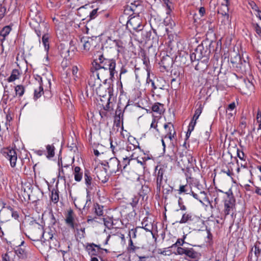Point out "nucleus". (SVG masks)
Segmentation results:
<instances>
[{"label": "nucleus", "instance_id": "nucleus-11", "mask_svg": "<svg viewBox=\"0 0 261 261\" xmlns=\"http://www.w3.org/2000/svg\"><path fill=\"white\" fill-rule=\"evenodd\" d=\"M45 233L42 228L38 226L32 228L30 233L31 236H29V238L33 241H39L44 237Z\"/></svg>", "mask_w": 261, "mask_h": 261}, {"label": "nucleus", "instance_id": "nucleus-64", "mask_svg": "<svg viewBox=\"0 0 261 261\" xmlns=\"http://www.w3.org/2000/svg\"><path fill=\"white\" fill-rule=\"evenodd\" d=\"M255 31L257 34L261 35V27L257 24H256L255 27Z\"/></svg>", "mask_w": 261, "mask_h": 261}, {"label": "nucleus", "instance_id": "nucleus-33", "mask_svg": "<svg viewBox=\"0 0 261 261\" xmlns=\"http://www.w3.org/2000/svg\"><path fill=\"white\" fill-rule=\"evenodd\" d=\"M113 43L115 44V46L117 47V51L119 53H122L124 52V47L123 42L119 40H113Z\"/></svg>", "mask_w": 261, "mask_h": 261}, {"label": "nucleus", "instance_id": "nucleus-14", "mask_svg": "<svg viewBox=\"0 0 261 261\" xmlns=\"http://www.w3.org/2000/svg\"><path fill=\"white\" fill-rule=\"evenodd\" d=\"M65 222L66 224L71 228H76L78 226L77 222L75 220V215L72 210L68 211L65 218Z\"/></svg>", "mask_w": 261, "mask_h": 261}, {"label": "nucleus", "instance_id": "nucleus-52", "mask_svg": "<svg viewBox=\"0 0 261 261\" xmlns=\"http://www.w3.org/2000/svg\"><path fill=\"white\" fill-rule=\"evenodd\" d=\"M185 241L184 240L181 239H178L176 243L173 245L172 246H177V247H180V246H182L184 244Z\"/></svg>", "mask_w": 261, "mask_h": 261}, {"label": "nucleus", "instance_id": "nucleus-57", "mask_svg": "<svg viewBox=\"0 0 261 261\" xmlns=\"http://www.w3.org/2000/svg\"><path fill=\"white\" fill-rule=\"evenodd\" d=\"M190 192H191V194H192V195L193 196V197L194 198H195L196 199L199 200L200 202L202 203V201L201 198H200L199 197L198 195L197 194L195 193L191 190H190Z\"/></svg>", "mask_w": 261, "mask_h": 261}, {"label": "nucleus", "instance_id": "nucleus-36", "mask_svg": "<svg viewBox=\"0 0 261 261\" xmlns=\"http://www.w3.org/2000/svg\"><path fill=\"white\" fill-rule=\"evenodd\" d=\"M190 187L187 185H180L179 186V190H178L179 194H181L182 193L190 194Z\"/></svg>", "mask_w": 261, "mask_h": 261}, {"label": "nucleus", "instance_id": "nucleus-60", "mask_svg": "<svg viewBox=\"0 0 261 261\" xmlns=\"http://www.w3.org/2000/svg\"><path fill=\"white\" fill-rule=\"evenodd\" d=\"M139 199L137 197H135L133 199L132 202L131 203V205L133 207H135L137 205L138 203Z\"/></svg>", "mask_w": 261, "mask_h": 261}, {"label": "nucleus", "instance_id": "nucleus-3", "mask_svg": "<svg viewBox=\"0 0 261 261\" xmlns=\"http://www.w3.org/2000/svg\"><path fill=\"white\" fill-rule=\"evenodd\" d=\"M29 24L39 37H40L42 35L43 36L48 34L49 25L43 20L42 17L40 18V21L37 20H30Z\"/></svg>", "mask_w": 261, "mask_h": 261}, {"label": "nucleus", "instance_id": "nucleus-44", "mask_svg": "<svg viewBox=\"0 0 261 261\" xmlns=\"http://www.w3.org/2000/svg\"><path fill=\"white\" fill-rule=\"evenodd\" d=\"M103 221L104 222V225L106 226V227H107L108 229H111L113 227V222L112 220L111 219H105L103 218Z\"/></svg>", "mask_w": 261, "mask_h": 261}, {"label": "nucleus", "instance_id": "nucleus-40", "mask_svg": "<svg viewBox=\"0 0 261 261\" xmlns=\"http://www.w3.org/2000/svg\"><path fill=\"white\" fill-rule=\"evenodd\" d=\"M51 199L55 203H57L59 201L58 191L57 190H53L51 191Z\"/></svg>", "mask_w": 261, "mask_h": 261}, {"label": "nucleus", "instance_id": "nucleus-47", "mask_svg": "<svg viewBox=\"0 0 261 261\" xmlns=\"http://www.w3.org/2000/svg\"><path fill=\"white\" fill-rule=\"evenodd\" d=\"M197 120V119L192 118L188 126L189 133H191V132L194 130L195 126L196 124Z\"/></svg>", "mask_w": 261, "mask_h": 261}, {"label": "nucleus", "instance_id": "nucleus-50", "mask_svg": "<svg viewBox=\"0 0 261 261\" xmlns=\"http://www.w3.org/2000/svg\"><path fill=\"white\" fill-rule=\"evenodd\" d=\"M176 136V132L174 130H173V133H171V131L169 133H167L165 136L164 137V138H169L170 141H172L173 138H174L175 136Z\"/></svg>", "mask_w": 261, "mask_h": 261}, {"label": "nucleus", "instance_id": "nucleus-55", "mask_svg": "<svg viewBox=\"0 0 261 261\" xmlns=\"http://www.w3.org/2000/svg\"><path fill=\"white\" fill-rule=\"evenodd\" d=\"M6 9L2 5L0 6V19H2L5 15Z\"/></svg>", "mask_w": 261, "mask_h": 261}, {"label": "nucleus", "instance_id": "nucleus-28", "mask_svg": "<svg viewBox=\"0 0 261 261\" xmlns=\"http://www.w3.org/2000/svg\"><path fill=\"white\" fill-rule=\"evenodd\" d=\"M73 174L74 180L76 181L79 182L81 181L83 177V172L81 171V169L80 167L76 166L74 168Z\"/></svg>", "mask_w": 261, "mask_h": 261}, {"label": "nucleus", "instance_id": "nucleus-26", "mask_svg": "<svg viewBox=\"0 0 261 261\" xmlns=\"http://www.w3.org/2000/svg\"><path fill=\"white\" fill-rule=\"evenodd\" d=\"M40 81L39 82V86L35 89L34 94V98L35 99H37L40 98L42 94H43V88L42 87V77L39 76Z\"/></svg>", "mask_w": 261, "mask_h": 261}, {"label": "nucleus", "instance_id": "nucleus-59", "mask_svg": "<svg viewBox=\"0 0 261 261\" xmlns=\"http://www.w3.org/2000/svg\"><path fill=\"white\" fill-rule=\"evenodd\" d=\"M97 9H93L90 13V17L91 18H94L97 14Z\"/></svg>", "mask_w": 261, "mask_h": 261}, {"label": "nucleus", "instance_id": "nucleus-8", "mask_svg": "<svg viewBox=\"0 0 261 261\" xmlns=\"http://www.w3.org/2000/svg\"><path fill=\"white\" fill-rule=\"evenodd\" d=\"M127 28L132 29L136 32L142 31L143 29L142 20L139 15L131 17L127 22Z\"/></svg>", "mask_w": 261, "mask_h": 261}, {"label": "nucleus", "instance_id": "nucleus-31", "mask_svg": "<svg viewBox=\"0 0 261 261\" xmlns=\"http://www.w3.org/2000/svg\"><path fill=\"white\" fill-rule=\"evenodd\" d=\"M19 75L20 73L18 69H13L12 71L10 76L8 78V82H12L15 81L16 80L18 79Z\"/></svg>", "mask_w": 261, "mask_h": 261}, {"label": "nucleus", "instance_id": "nucleus-62", "mask_svg": "<svg viewBox=\"0 0 261 261\" xmlns=\"http://www.w3.org/2000/svg\"><path fill=\"white\" fill-rule=\"evenodd\" d=\"M236 108V104L234 102L230 103L227 108L228 110L232 111Z\"/></svg>", "mask_w": 261, "mask_h": 261}, {"label": "nucleus", "instance_id": "nucleus-9", "mask_svg": "<svg viewBox=\"0 0 261 261\" xmlns=\"http://www.w3.org/2000/svg\"><path fill=\"white\" fill-rule=\"evenodd\" d=\"M107 165L111 173H120V162L117 158H111L107 162Z\"/></svg>", "mask_w": 261, "mask_h": 261}, {"label": "nucleus", "instance_id": "nucleus-10", "mask_svg": "<svg viewBox=\"0 0 261 261\" xmlns=\"http://www.w3.org/2000/svg\"><path fill=\"white\" fill-rule=\"evenodd\" d=\"M143 9L142 2L140 1H135L130 2L129 4L127 5L125 7V11H132L134 14L139 15Z\"/></svg>", "mask_w": 261, "mask_h": 261}, {"label": "nucleus", "instance_id": "nucleus-43", "mask_svg": "<svg viewBox=\"0 0 261 261\" xmlns=\"http://www.w3.org/2000/svg\"><path fill=\"white\" fill-rule=\"evenodd\" d=\"M106 169L105 168V171H101V172L99 173V174H98L97 175V177L98 178V179L100 180L103 183H106V182H107V181L108 180V179H109V177L107 176H105L103 177V178L101 177L100 176L101 174H106Z\"/></svg>", "mask_w": 261, "mask_h": 261}, {"label": "nucleus", "instance_id": "nucleus-56", "mask_svg": "<svg viewBox=\"0 0 261 261\" xmlns=\"http://www.w3.org/2000/svg\"><path fill=\"white\" fill-rule=\"evenodd\" d=\"M237 156L241 160H245L244 159V153L243 151H240V150H237Z\"/></svg>", "mask_w": 261, "mask_h": 261}, {"label": "nucleus", "instance_id": "nucleus-1", "mask_svg": "<svg viewBox=\"0 0 261 261\" xmlns=\"http://www.w3.org/2000/svg\"><path fill=\"white\" fill-rule=\"evenodd\" d=\"M94 60L92 63V69L96 71H101V74L103 71L107 75H109V78L112 80L114 75L117 73L115 70L116 61L113 59L106 58L101 51H97L94 54Z\"/></svg>", "mask_w": 261, "mask_h": 261}, {"label": "nucleus", "instance_id": "nucleus-54", "mask_svg": "<svg viewBox=\"0 0 261 261\" xmlns=\"http://www.w3.org/2000/svg\"><path fill=\"white\" fill-rule=\"evenodd\" d=\"M249 4L250 6L251 7V8L253 10H254V11H255L256 12H257V11L259 10L258 9L257 6L256 5V4L254 2L251 1L249 3Z\"/></svg>", "mask_w": 261, "mask_h": 261}, {"label": "nucleus", "instance_id": "nucleus-12", "mask_svg": "<svg viewBox=\"0 0 261 261\" xmlns=\"http://www.w3.org/2000/svg\"><path fill=\"white\" fill-rule=\"evenodd\" d=\"M4 154L6 158H7L10 163L12 167H14L16 166V161L17 160V154L14 149H6L4 151Z\"/></svg>", "mask_w": 261, "mask_h": 261}, {"label": "nucleus", "instance_id": "nucleus-24", "mask_svg": "<svg viewBox=\"0 0 261 261\" xmlns=\"http://www.w3.org/2000/svg\"><path fill=\"white\" fill-rule=\"evenodd\" d=\"M15 94L13 97H21L24 94L25 91V87L22 85H17L14 87Z\"/></svg>", "mask_w": 261, "mask_h": 261}, {"label": "nucleus", "instance_id": "nucleus-49", "mask_svg": "<svg viewBox=\"0 0 261 261\" xmlns=\"http://www.w3.org/2000/svg\"><path fill=\"white\" fill-rule=\"evenodd\" d=\"M151 128H154L157 132H159V130L158 128V122L155 118L152 119V122L151 123L150 129Z\"/></svg>", "mask_w": 261, "mask_h": 261}, {"label": "nucleus", "instance_id": "nucleus-7", "mask_svg": "<svg viewBox=\"0 0 261 261\" xmlns=\"http://www.w3.org/2000/svg\"><path fill=\"white\" fill-rule=\"evenodd\" d=\"M92 74L90 75L88 80L89 85L92 88L99 86L101 85V82L102 80L106 81L107 79H104V77L102 76H100L101 74V71H96L94 69H92V67L90 69Z\"/></svg>", "mask_w": 261, "mask_h": 261}, {"label": "nucleus", "instance_id": "nucleus-48", "mask_svg": "<svg viewBox=\"0 0 261 261\" xmlns=\"http://www.w3.org/2000/svg\"><path fill=\"white\" fill-rule=\"evenodd\" d=\"M139 228V227H137L136 228L132 229L129 231V236L130 237V239L132 240V239H135L137 237V229Z\"/></svg>", "mask_w": 261, "mask_h": 261}, {"label": "nucleus", "instance_id": "nucleus-37", "mask_svg": "<svg viewBox=\"0 0 261 261\" xmlns=\"http://www.w3.org/2000/svg\"><path fill=\"white\" fill-rule=\"evenodd\" d=\"M49 37L48 34L46 35H43L42 36V43L44 47V49L46 51H48L49 48V41H48Z\"/></svg>", "mask_w": 261, "mask_h": 261}, {"label": "nucleus", "instance_id": "nucleus-23", "mask_svg": "<svg viewBox=\"0 0 261 261\" xmlns=\"http://www.w3.org/2000/svg\"><path fill=\"white\" fill-rule=\"evenodd\" d=\"M132 159H129L128 157L123 158L122 163H120V173L124 174V173L128 172L127 166L129 165L130 162Z\"/></svg>", "mask_w": 261, "mask_h": 261}, {"label": "nucleus", "instance_id": "nucleus-53", "mask_svg": "<svg viewBox=\"0 0 261 261\" xmlns=\"http://www.w3.org/2000/svg\"><path fill=\"white\" fill-rule=\"evenodd\" d=\"M166 7V14L169 15L172 11V2L168 4V5H165Z\"/></svg>", "mask_w": 261, "mask_h": 261}, {"label": "nucleus", "instance_id": "nucleus-18", "mask_svg": "<svg viewBox=\"0 0 261 261\" xmlns=\"http://www.w3.org/2000/svg\"><path fill=\"white\" fill-rule=\"evenodd\" d=\"M80 43L82 44L83 49L85 52L89 51L91 47L94 45L93 40L89 37L82 38Z\"/></svg>", "mask_w": 261, "mask_h": 261}, {"label": "nucleus", "instance_id": "nucleus-27", "mask_svg": "<svg viewBox=\"0 0 261 261\" xmlns=\"http://www.w3.org/2000/svg\"><path fill=\"white\" fill-rule=\"evenodd\" d=\"M197 61L198 62L195 66V70L202 71L207 68L208 61H206L204 59Z\"/></svg>", "mask_w": 261, "mask_h": 261}, {"label": "nucleus", "instance_id": "nucleus-5", "mask_svg": "<svg viewBox=\"0 0 261 261\" xmlns=\"http://www.w3.org/2000/svg\"><path fill=\"white\" fill-rule=\"evenodd\" d=\"M128 250L130 253H135L140 261H144V259L149 257L148 250L143 247L135 246L131 240H129Z\"/></svg>", "mask_w": 261, "mask_h": 261}, {"label": "nucleus", "instance_id": "nucleus-45", "mask_svg": "<svg viewBox=\"0 0 261 261\" xmlns=\"http://www.w3.org/2000/svg\"><path fill=\"white\" fill-rule=\"evenodd\" d=\"M203 108L202 107L201 105H200L198 108H197L195 111L194 115L193 117V118L198 119L199 116L202 113Z\"/></svg>", "mask_w": 261, "mask_h": 261}, {"label": "nucleus", "instance_id": "nucleus-16", "mask_svg": "<svg viewBox=\"0 0 261 261\" xmlns=\"http://www.w3.org/2000/svg\"><path fill=\"white\" fill-rule=\"evenodd\" d=\"M84 179L85 183L87 186L86 191L88 193V191L90 192V190H92L93 187L95 186V184L93 181V179L92 176H91V173L89 170H85L84 173Z\"/></svg>", "mask_w": 261, "mask_h": 261}, {"label": "nucleus", "instance_id": "nucleus-20", "mask_svg": "<svg viewBox=\"0 0 261 261\" xmlns=\"http://www.w3.org/2000/svg\"><path fill=\"white\" fill-rule=\"evenodd\" d=\"M12 30L11 25L4 27L0 31V43L3 46V43L6 40V37L9 34Z\"/></svg>", "mask_w": 261, "mask_h": 261}, {"label": "nucleus", "instance_id": "nucleus-61", "mask_svg": "<svg viewBox=\"0 0 261 261\" xmlns=\"http://www.w3.org/2000/svg\"><path fill=\"white\" fill-rule=\"evenodd\" d=\"M35 153L36 154H37V155H39V156H41V155H43V154H45V151H44V150H40V149H39V150H36L35 151Z\"/></svg>", "mask_w": 261, "mask_h": 261}, {"label": "nucleus", "instance_id": "nucleus-42", "mask_svg": "<svg viewBox=\"0 0 261 261\" xmlns=\"http://www.w3.org/2000/svg\"><path fill=\"white\" fill-rule=\"evenodd\" d=\"M222 21L221 23L224 25L230 24L231 23V19L229 17V15L228 14L222 15Z\"/></svg>", "mask_w": 261, "mask_h": 261}, {"label": "nucleus", "instance_id": "nucleus-35", "mask_svg": "<svg viewBox=\"0 0 261 261\" xmlns=\"http://www.w3.org/2000/svg\"><path fill=\"white\" fill-rule=\"evenodd\" d=\"M150 192V189L146 185L142 186L141 189L140 190L139 192V194L140 197H142L143 198L146 196L148 193Z\"/></svg>", "mask_w": 261, "mask_h": 261}, {"label": "nucleus", "instance_id": "nucleus-6", "mask_svg": "<svg viewBox=\"0 0 261 261\" xmlns=\"http://www.w3.org/2000/svg\"><path fill=\"white\" fill-rule=\"evenodd\" d=\"M176 254L185 255L186 257L193 259L192 261H198L200 253L196 251L193 248L178 247L176 249Z\"/></svg>", "mask_w": 261, "mask_h": 261}, {"label": "nucleus", "instance_id": "nucleus-22", "mask_svg": "<svg viewBox=\"0 0 261 261\" xmlns=\"http://www.w3.org/2000/svg\"><path fill=\"white\" fill-rule=\"evenodd\" d=\"M173 64V59L169 56L163 57L161 62V65L165 69H167L168 68L172 67Z\"/></svg>", "mask_w": 261, "mask_h": 261}, {"label": "nucleus", "instance_id": "nucleus-39", "mask_svg": "<svg viewBox=\"0 0 261 261\" xmlns=\"http://www.w3.org/2000/svg\"><path fill=\"white\" fill-rule=\"evenodd\" d=\"M91 204V197L89 195V192L88 191L87 193L86 201L83 206V210L84 211L88 210Z\"/></svg>", "mask_w": 261, "mask_h": 261}, {"label": "nucleus", "instance_id": "nucleus-15", "mask_svg": "<svg viewBox=\"0 0 261 261\" xmlns=\"http://www.w3.org/2000/svg\"><path fill=\"white\" fill-rule=\"evenodd\" d=\"M29 17L30 20H37L39 21H40V18L42 17L40 10L37 8L36 4L32 5L30 7Z\"/></svg>", "mask_w": 261, "mask_h": 261}, {"label": "nucleus", "instance_id": "nucleus-25", "mask_svg": "<svg viewBox=\"0 0 261 261\" xmlns=\"http://www.w3.org/2000/svg\"><path fill=\"white\" fill-rule=\"evenodd\" d=\"M142 226L139 227V228H143L146 231L152 232L153 229V225L151 221H148L147 218H145L141 223Z\"/></svg>", "mask_w": 261, "mask_h": 261}, {"label": "nucleus", "instance_id": "nucleus-63", "mask_svg": "<svg viewBox=\"0 0 261 261\" xmlns=\"http://www.w3.org/2000/svg\"><path fill=\"white\" fill-rule=\"evenodd\" d=\"M49 1V3H47V5H48V7H50V8H53L54 7L55 5V0H48Z\"/></svg>", "mask_w": 261, "mask_h": 261}, {"label": "nucleus", "instance_id": "nucleus-34", "mask_svg": "<svg viewBox=\"0 0 261 261\" xmlns=\"http://www.w3.org/2000/svg\"><path fill=\"white\" fill-rule=\"evenodd\" d=\"M77 225L78 226L76 228H71L73 229H74L77 233L80 234V231L82 232L81 236L82 238H84L85 236V227L84 226L82 225V224L77 222Z\"/></svg>", "mask_w": 261, "mask_h": 261}, {"label": "nucleus", "instance_id": "nucleus-13", "mask_svg": "<svg viewBox=\"0 0 261 261\" xmlns=\"http://www.w3.org/2000/svg\"><path fill=\"white\" fill-rule=\"evenodd\" d=\"M199 220V217L194 215L192 213L186 212L182 214V217L179 221V223H188L191 224L192 223L196 222Z\"/></svg>", "mask_w": 261, "mask_h": 261}, {"label": "nucleus", "instance_id": "nucleus-2", "mask_svg": "<svg viewBox=\"0 0 261 261\" xmlns=\"http://www.w3.org/2000/svg\"><path fill=\"white\" fill-rule=\"evenodd\" d=\"M230 63L236 70L243 74L249 75L251 73L250 65L248 61L241 58L239 55L231 57Z\"/></svg>", "mask_w": 261, "mask_h": 261}, {"label": "nucleus", "instance_id": "nucleus-4", "mask_svg": "<svg viewBox=\"0 0 261 261\" xmlns=\"http://www.w3.org/2000/svg\"><path fill=\"white\" fill-rule=\"evenodd\" d=\"M210 53V51L208 50L207 47L204 48L203 45L201 44L198 45L194 52L190 55V58L192 62L203 59L208 61Z\"/></svg>", "mask_w": 261, "mask_h": 261}, {"label": "nucleus", "instance_id": "nucleus-29", "mask_svg": "<svg viewBox=\"0 0 261 261\" xmlns=\"http://www.w3.org/2000/svg\"><path fill=\"white\" fill-rule=\"evenodd\" d=\"M253 251L254 253V257L256 260H257L261 253V245L259 242H256L254 245Z\"/></svg>", "mask_w": 261, "mask_h": 261}, {"label": "nucleus", "instance_id": "nucleus-41", "mask_svg": "<svg viewBox=\"0 0 261 261\" xmlns=\"http://www.w3.org/2000/svg\"><path fill=\"white\" fill-rule=\"evenodd\" d=\"M102 208V206H101L98 204H96L94 207L95 214L98 216H102L103 214Z\"/></svg>", "mask_w": 261, "mask_h": 261}, {"label": "nucleus", "instance_id": "nucleus-58", "mask_svg": "<svg viewBox=\"0 0 261 261\" xmlns=\"http://www.w3.org/2000/svg\"><path fill=\"white\" fill-rule=\"evenodd\" d=\"M256 121L257 123L261 122V112L258 109L256 115Z\"/></svg>", "mask_w": 261, "mask_h": 261}, {"label": "nucleus", "instance_id": "nucleus-46", "mask_svg": "<svg viewBox=\"0 0 261 261\" xmlns=\"http://www.w3.org/2000/svg\"><path fill=\"white\" fill-rule=\"evenodd\" d=\"M161 107H162V105L160 103H156L152 106V111H153L154 112H156L159 114H161V112H162V110L161 109Z\"/></svg>", "mask_w": 261, "mask_h": 261}, {"label": "nucleus", "instance_id": "nucleus-32", "mask_svg": "<svg viewBox=\"0 0 261 261\" xmlns=\"http://www.w3.org/2000/svg\"><path fill=\"white\" fill-rule=\"evenodd\" d=\"M47 154L46 157L48 159H50L55 155V146L54 145H47L46 146Z\"/></svg>", "mask_w": 261, "mask_h": 261}, {"label": "nucleus", "instance_id": "nucleus-51", "mask_svg": "<svg viewBox=\"0 0 261 261\" xmlns=\"http://www.w3.org/2000/svg\"><path fill=\"white\" fill-rule=\"evenodd\" d=\"M63 166L62 165V168H60L59 170V177L61 179H65V177L64 176V172L63 169Z\"/></svg>", "mask_w": 261, "mask_h": 261}, {"label": "nucleus", "instance_id": "nucleus-19", "mask_svg": "<svg viewBox=\"0 0 261 261\" xmlns=\"http://www.w3.org/2000/svg\"><path fill=\"white\" fill-rule=\"evenodd\" d=\"M85 246L86 251L91 257L97 256L99 254L98 249L95 248V247H97L96 244L94 243H87Z\"/></svg>", "mask_w": 261, "mask_h": 261}, {"label": "nucleus", "instance_id": "nucleus-17", "mask_svg": "<svg viewBox=\"0 0 261 261\" xmlns=\"http://www.w3.org/2000/svg\"><path fill=\"white\" fill-rule=\"evenodd\" d=\"M234 197H229V199H226L224 202V214L225 215L230 214L235 205Z\"/></svg>", "mask_w": 261, "mask_h": 261}, {"label": "nucleus", "instance_id": "nucleus-38", "mask_svg": "<svg viewBox=\"0 0 261 261\" xmlns=\"http://www.w3.org/2000/svg\"><path fill=\"white\" fill-rule=\"evenodd\" d=\"M229 10L228 6L224 5H221V7L218 10V13L221 15L228 14Z\"/></svg>", "mask_w": 261, "mask_h": 261}, {"label": "nucleus", "instance_id": "nucleus-30", "mask_svg": "<svg viewBox=\"0 0 261 261\" xmlns=\"http://www.w3.org/2000/svg\"><path fill=\"white\" fill-rule=\"evenodd\" d=\"M15 252L17 256L21 259H24L27 257V252L24 249L22 248L20 245L16 247L15 249Z\"/></svg>", "mask_w": 261, "mask_h": 261}, {"label": "nucleus", "instance_id": "nucleus-21", "mask_svg": "<svg viewBox=\"0 0 261 261\" xmlns=\"http://www.w3.org/2000/svg\"><path fill=\"white\" fill-rule=\"evenodd\" d=\"M164 170L162 169H160L157 173L156 176V190L157 192H160L161 191V188L163 186V175H164Z\"/></svg>", "mask_w": 261, "mask_h": 261}]
</instances>
